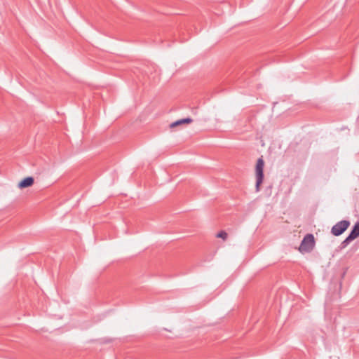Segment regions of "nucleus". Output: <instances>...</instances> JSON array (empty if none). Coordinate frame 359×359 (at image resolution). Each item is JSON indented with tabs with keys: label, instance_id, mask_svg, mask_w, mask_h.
Returning a JSON list of instances; mask_svg holds the SVG:
<instances>
[{
	"label": "nucleus",
	"instance_id": "1",
	"mask_svg": "<svg viewBox=\"0 0 359 359\" xmlns=\"http://www.w3.org/2000/svg\"><path fill=\"white\" fill-rule=\"evenodd\" d=\"M264 161L263 160L262 156L259 158L255 167V172H256V184L255 189L256 191L258 192L260 191V185L263 182L264 180Z\"/></svg>",
	"mask_w": 359,
	"mask_h": 359
},
{
	"label": "nucleus",
	"instance_id": "8",
	"mask_svg": "<svg viewBox=\"0 0 359 359\" xmlns=\"http://www.w3.org/2000/svg\"><path fill=\"white\" fill-rule=\"evenodd\" d=\"M227 233L224 231H219L217 235H216V237L217 238H220L222 239H223L224 241H225L226 238H227Z\"/></svg>",
	"mask_w": 359,
	"mask_h": 359
},
{
	"label": "nucleus",
	"instance_id": "7",
	"mask_svg": "<svg viewBox=\"0 0 359 359\" xmlns=\"http://www.w3.org/2000/svg\"><path fill=\"white\" fill-rule=\"evenodd\" d=\"M352 241H353V239L348 235V236L341 243L340 248H345Z\"/></svg>",
	"mask_w": 359,
	"mask_h": 359
},
{
	"label": "nucleus",
	"instance_id": "5",
	"mask_svg": "<svg viewBox=\"0 0 359 359\" xmlns=\"http://www.w3.org/2000/svg\"><path fill=\"white\" fill-rule=\"evenodd\" d=\"M192 122H193V119L191 118L187 117L185 118L179 119V120L172 123L170 126V128H174L177 126L184 124V123L188 124V123H191Z\"/></svg>",
	"mask_w": 359,
	"mask_h": 359
},
{
	"label": "nucleus",
	"instance_id": "4",
	"mask_svg": "<svg viewBox=\"0 0 359 359\" xmlns=\"http://www.w3.org/2000/svg\"><path fill=\"white\" fill-rule=\"evenodd\" d=\"M34 182V179L33 177H27L19 182L18 187L20 189H25L31 187Z\"/></svg>",
	"mask_w": 359,
	"mask_h": 359
},
{
	"label": "nucleus",
	"instance_id": "2",
	"mask_svg": "<svg viewBox=\"0 0 359 359\" xmlns=\"http://www.w3.org/2000/svg\"><path fill=\"white\" fill-rule=\"evenodd\" d=\"M315 246V238L313 234L308 233L306 234L299 248V250L301 252H310L313 250Z\"/></svg>",
	"mask_w": 359,
	"mask_h": 359
},
{
	"label": "nucleus",
	"instance_id": "6",
	"mask_svg": "<svg viewBox=\"0 0 359 359\" xmlns=\"http://www.w3.org/2000/svg\"><path fill=\"white\" fill-rule=\"evenodd\" d=\"M348 236L351 237L353 240L359 236V222H357L354 224Z\"/></svg>",
	"mask_w": 359,
	"mask_h": 359
},
{
	"label": "nucleus",
	"instance_id": "3",
	"mask_svg": "<svg viewBox=\"0 0 359 359\" xmlns=\"http://www.w3.org/2000/svg\"><path fill=\"white\" fill-rule=\"evenodd\" d=\"M349 226L348 220H341L332 227L331 233L335 236H339L345 232Z\"/></svg>",
	"mask_w": 359,
	"mask_h": 359
}]
</instances>
